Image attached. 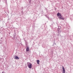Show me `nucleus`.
Returning a JSON list of instances; mask_svg holds the SVG:
<instances>
[{
  "label": "nucleus",
  "instance_id": "9",
  "mask_svg": "<svg viewBox=\"0 0 73 73\" xmlns=\"http://www.w3.org/2000/svg\"><path fill=\"white\" fill-rule=\"evenodd\" d=\"M2 73H5L4 72H2Z\"/></svg>",
  "mask_w": 73,
  "mask_h": 73
},
{
  "label": "nucleus",
  "instance_id": "6",
  "mask_svg": "<svg viewBox=\"0 0 73 73\" xmlns=\"http://www.w3.org/2000/svg\"><path fill=\"white\" fill-rule=\"evenodd\" d=\"M60 20H64V18L63 17H62V16L61 17H60Z\"/></svg>",
  "mask_w": 73,
  "mask_h": 73
},
{
  "label": "nucleus",
  "instance_id": "1",
  "mask_svg": "<svg viewBox=\"0 0 73 73\" xmlns=\"http://www.w3.org/2000/svg\"><path fill=\"white\" fill-rule=\"evenodd\" d=\"M27 64L28 68H29V69H31L32 68V64L29 62H27Z\"/></svg>",
  "mask_w": 73,
  "mask_h": 73
},
{
  "label": "nucleus",
  "instance_id": "8",
  "mask_svg": "<svg viewBox=\"0 0 73 73\" xmlns=\"http://www.w3.org/2000/svg\"><path fill=\"white\" fill-rule=\"evenodd\" d=\"M46 17H47V18H49V17H48V16H47V15H46Z\"/></svg>",
  "mask_w": 73,
  "mask_h": 73
},
{
  "label": "nucleus",
  "instance_id": "4",
  "mask_svg": "<svg viewBox=\"0 0 73 73\" xmlns=\"http://www.w3.org/2000/svg\"><path fill=\"white\" fill-rule=\"evenodd\" d=\"M14 59H16V60H19V58L17 56H15V57L14 58Z\"/></svg>",
  "mask_w": 73,
  "mask_h": 73
},
{
  "label": "nucleus",
  "instance_id": "7",
  "mask_svg": "<svg viewBox=\"0 0 73 73\" xmlns=\"http://www.w3.org/2000/svg\"><path fill=\"white\" fill-rule=\"evenodd\" d=\"M37 64L38 65H39L40 64V60H36Z\"/></svg>",
  "mask_w": 73,
  "mask_h": 73
},
{
  "label": "nucleus",
  "instance_id": "5",
  "mask_svg": "<svg viewBox=\"0 0 73 73\" xmlns=\"http://www.w3.org/2000/svg\"><path fill=\"white\" fill-rule=\"evenodd\" d=\"M29 47H27L26 49V52H29Z\"/></svg>",
  "mask_w": 73,
  "mask_h": 73
},
{
  "label": "nucleus",
  "instance_id": "3",
  "mask_svg": "<svg viewBox=\"0 0 73 73\" xmlns=\"http://www.w3.org/2000/svg\"><path fill=\"white\" fill-rule=\"evenodd\" d=\"M62 70H63V73H65V68L63 66H62Z\"/></svg>",
  "mask_w": 73,
  "mask_h": 73
},
{
  "label": "nucleus",
  "instance_id": "2",
  "mask_svg": "<svg viewBox=\"0 0 73 73\" xmlns=\"http://www.w3.org/2000/svg\"><path fill=\"white\" fill-rule=\"evenodd\" d=\"M57 16L58 17V18H59V19H60V17H61L62 16L61 15V14L59 13H58L57 14Z\"/></svg>",
  "mask_w": 73,
  "mask_h": 73
}]
</instances>
